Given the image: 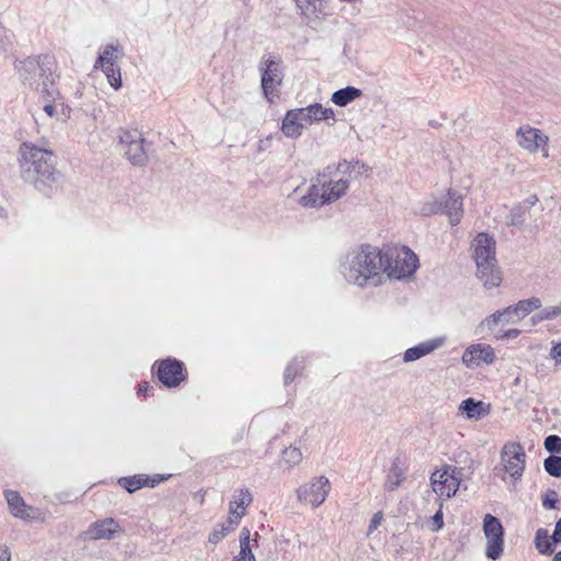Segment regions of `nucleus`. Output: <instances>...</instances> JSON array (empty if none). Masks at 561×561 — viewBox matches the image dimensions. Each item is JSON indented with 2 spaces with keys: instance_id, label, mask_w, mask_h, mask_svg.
<instances>
[{
  "instance_id": "obj_45",
  "label": "nucleus",
  "mask_w": 561,
  "mask_h": 561,
  "mask_svg": "<svg viewBox=\"0 0 561 561\" xmlns=\"http://www.w3.org/2000/svg\"><path fill=\"white\" fill-rule=\"evenodd\" d=\"M444 522H443V512L442 508H439L436 514L433 516V524H432V530L438 531L443 528Z\"/></svg>"
},
{
  "instance_id": "obj_20",
  "label": "nucleus",
  "mask_w": 561,
  "mask_h": 561,
  "mask_svg": "<svg viewBox=\"0 0 561 561\" xmlns=\"http://www.w3.org/2000/svg\"><path fill=\"white\" fill-rule=\"evenodd\" d=\"M251 503L252 494L248 489L234 490L228 506V524L237 527Z\"/></svg>"
},
{
  "instance_id": "obj_1",
  "label": "nucleus",
  "mask_w": 561,
  "mask_h": 561,
  "mask_svg": "<svg viewBox=\"0 0 561 561\" xmlns=\"http://www.w3.org/2000/svg\"><path fill=\"white\" fill-rule=\"evenodd\" d=\"M370 168L360 161H342L336 167H328L319 173L298 204L305 208L320 209L345 197L351 183L359 175H368Z\"/></svg>"
},
{
  "instance_id": "obj_41",
  "label": "nucleus",
  "mask_w": 561,
  "mask_h": 561,
  "mask_svg": "<svg viewBox=\"0 0 561 561\" xmlns=\"http://www.w3.org/2000/svg\"><path fill=\"white\" fill-rule=\"evenodd\" d=\"M382 520H383L382 512H377L370 519V523H369L368 529H367V536H371L374 534V531L381 525Z\"/></svg>"
},
{
  "instance_id": "obj_43",
  "label": "nucleus",
  "mask_w": 561,
  "mask_h": 561,
  "mask_svg": "<svg viewBox=\"0 0 561 561\" xmlns=\"http://www.w3.org/2000/svg\"><path fill=\"white\" fill-rule=\"evenodd\" d=\"M523 222V214L522 209L519 207L514 208L510 218L507 219V225L510 226H517Z\"/></svg>"
},
{
  "instance_id": "obj_18",
  "label": "nucleus",
  "mask_w": 561,
  "mask_h": 561,
  "mask_svg": "<svg viewBox=\"0 0 561 561\" xmlns=\"http://www.w3.org/2000/svg\"><path fill=\"white\" fill-rule=\"evenodd\" d=\"M495 360L496 355L494 348L490 344L484 343L469 345L461 356V363L468 368L492 365Z\"/></svg>"
},
{
  "instance_id": "obj_16",
  "label": "nucleus",
  "mask_w": 561,
  "mask_h": 561,
  "mask_svg": "<svg viewBox=\"0 0 561 561\" xmlns=\"http://www.w3.org/2000/svg\"><path fill=\"white\" fill-rule=\"evenodd\" d=\"M124 535L123 526L112 517L98 519L84 531L85 540H115Z\"/></svg>"
},
{
  "instance_id": "obj_55",
  "label": "nucleus",
  "mask_w": 561,
  "mask_h": 561,
  "mask_svg": "<svg viewBox=\"0 0 561 561\" xmlns=\"http://www.w3.org/2000/svg\"><path fill=\"white\" fill-rule=\"evenodd\" d=\"M2 31V28L0 27V32Z\"/></svg>"
},
{
  "instance_id": "obj_12",
  "label": "nucleus",
  "mask_w": 561,
  "mask_h": 561,
  "mask_svg": "<svg viewBox=\"0 0 561 561\" xmlns=\"http://www.w3.org/2000/svg\"><path fill=\"white\" fill-rule=\"evenodd\" d=\"M461 470L454 466H443L435 470L431 476L433 491L439 497L449 499L454 496L460 485Z\"/></svg>"
},
{
  "instance_id": "obj_3",
  "label": "nucleus",
  "mask_w": 561,
  "mask_h": 561,
  "mask_svg": "<svg viewBox=\"0 0 561 561\" xmlns=\"http://www.w3.org/2000/svg\"><path fill=\"white\" fill-rule=\"evenodd\" d=\"M18 153L23 178L32 182L38 191L46 193L60 179L56 169V156L51 150L24 141Z\"/></svg>"
},
{
  "instance_id": "obj_48",
  "label": "nucleus",
  "mask_w": 561,
  "mask_h": 561,
  "mask_svg": "<svg viewBox=\"0 0 561 561\" xmlns=\"http://www.w3.org/2000/svg\"><path fill=\"white\" fill-rule=\"evenodd\" d=\"M553 542H560L561 543V518L557 522L556 528L552 535Z\"/></svg>"
},
{
  "instance_id": "obj_13",
  "label": "nucleus",
  "mask_w": 561,
  "mask_h": 561,
  "mask_svg": "<svg viewBox=\"0 0 561 561\" xmlns=\"http://www.w3.org/2000/svg\"><path fill=\"white\" fill-rule=\"evenodd\" d=\"M516 139L518 146L529 153L540 152L543 158L549 157V137L542 130L526 124L517 129Z\"/></svg>"
},
{
  "instance_id": "obj_31",
  "label": "nucleus",
  "mask_w": 561,
  "mask_h": 561,
  "mask_svg": "<svg viewBox=\"0 0 561 561\" xmlns=\"http://www.w3.org/2000/svg\"><path fill=\"white\" fill-rule=\"evenodd\" d=\"M539 309L540 311L531 318L534 324L561 318V302L557 306H549L542 309L540 307Z\"/></svg>"
},
{
  "instance_id": "obj_6",
  "label": "nucleus",
  "mask_w": 561,
  "mask_h": 561,
  "mask_svg": "<svg viewBox=\"0 0 561 561\" xmlns=\"http://www.w3.org/2000/svg\"><path fill=\"white\" fill-rule=\"evenodd\" d=\"M542 302L537 297L519 300L502 310L485 317L477 327V333L493 331L497 325L515 324L525 319L535 310H539Z\"/></svg>"
},
{
  "instance_id": "obj_23",
  "label": "nucleus",
  "mask_w": 561,
  "mask_h": 561,
  "mask_svg": "<svg viewBox=\"0 0 561 561\" xmlns=\"http://www.w3.org/2000/svg\"><path fill=\"white\" fill-rule=\"evenodd\" d=\"M458 412L467 420L479 421L490 414L491 405L473 398H467L459 404Z\"/></svg>"
},
{
  "instance_id": "obj_10",
  "label": "nucleus",
  "mask_w": 561,
  "mask_h": 561,
  "mask_svg": "<svg viewBox=\"0 0 561 561\" xmlns=\"http://www.w3.org/2000/svg\"><path fill=\"white\" fill-rule=\"evenodd\" d=\"M500 457L504 471L513 482L519 481L526 469V453L522 444L514 440L506 442Z\"/></svg>"
},
{
  "instance_id": "obj_51",
  "label": "nucleus",
  "mask_w": 561,
  "mask_h": 561,
  "mask_svg": "<svg viewBox=\"0 0 561 561\" xmlns=\"http://www.w3.org/2000/svg\"><path fill=\"white\" fill-rule=\"evenodd\" d=\"M270 144H271V138L260 140L259 150H265L270 146Z\"/></svg>"
},
{
  "instance_id": "obj_36",
  "label": "nucleus",
  "mask_w": 561,
  "mask_h": 561,
  "mask_svg": "<svg viewBox=\"0 0 561 561\" xmlns=\"http://www.w3.org/2000/svg\"><path fill=\"white\" fill-rule=\"evenodd\" d=\"M443 203H444V197L438 198L436 196H431L422 204V206L420 208V214H422L424 216H431V215L437 214L440 210H443Z\"/></svg>"
},
{
  "instance_id": "obj_8",
  "label": "nucleus",
  "mask_w": 561,
  "mask_h": 561,
  "mask_svg": "<svg viewBox=\"0 0 561 561\" xmlns=\"http://www.w3.org/2000/svg\"><path fill=\"white\" fill-rule=\"evenodd\" d=\"M385 273L389 278L403 279L412 276L419 267L416 254L408 247L396 248L391 253H383Z\"/></svg>"
},
{
  "instance_id": "obj_50",
  "label": "nucleus",
  "mask_w": 561,
  "mask_h": 561,
  "mask_svg": "<svg viewBox=\"0 0 561 561\" xmlns=\"http://www.w3.org/2000/svg\"><path fill=\"white\" fill-rule=\"evenodd\" d=\"M221 540L220 535H218L215 530L211 531L208 536V542L213 545H217Z\"/></svg>"
},
{
  "instance_id": "obj_38",
  "label": "nucleus",
  "mask_w": 561,
  "mask_h": 561,
  "mask_svg": "<svg viewBox=\"0 0 561 561\" xmlns=\"http://www.w3.org/2000/svg\"><path fill=\"white\" fill-rule=\"evenodd\" d=\"M546 471L553 477H561V457L550 456L545 460Z\"/></svg>"
},
{
  "instance_id": "obj_9",
  "label": "nucleus",
  "mask_w": 561,
  "mask_h": 561,
  "mask_svg": "<svg viewBox=\"0 0 561 561\" xmlns=\"http://www.w3.org/2000/svg\"><path fill=\"white\" fill-rule=\"evenodd\" d=\"M48 64V58L44 56L26 57L14 62V70L24 85L41 92L42 83H39V79L48 76L45 75V67Z\"/></svg>"
},
{
  "instance_id": "obj_27",
  "label": "nucleus",
  "mask_w": 561,
  "mask_h": 561,
  "mask_svg": "<svg viewBox=\"0 0 561 561\" xmlns=\"http://www.w3.org/2000/svg\"><path fill=\"white\" fill-rule=\"evenodd\" d=\"M362 95L363 91L360 89H357L355 87H346L335 91L331 96V101L335 105L344 107L347 106L350 103L354 102L355 100L359 99Z\"/></svg>"
},
{
  "instance_id": "obj_42",
  "label": "nucleus",
  "mask_w": 561,
  "mask_h": 561,
  "mask_svg": "<svg viewBox=\"0 0 561 561\" xmlns=\"http://www.w3.org/2000/svg\"><path fill=\"white\" fill-rule=\"evenodd\" d=\"M558 502V495L554 491H548L542 500V505L547 510H552L556 507Z\"/></svg>"
},
{
  "instance_id": "obj_19",
  "label": "nucleus",
  "mask_w": 561,
  "mask_h": 561,
  "mask_svg": "<svg viewBox=\"0 0 561 561\" xmlns=\"http://www.w3.org/2000/svg\"><path fill=\"white\" fill-rule=\"evenodd\" d=\"M4 497L7 500L10 513L14 517L26 522L44 520L43 514L39 512V510L27 505L18 492L11 490L5 491Z\"/></svg>"
},
{
  "instance_id": "obj_53",
  "label": "nucleus",
  "mask_w": 561,
  "mask_h": 561,
  "mask_svg": "<svg viewBox=\"0 0 561 561\" xmlns=\"http://www.w3.org/2000/svg\"><path fill=\"white\" fill-rule=\"evenodd\" d=\"M552 561H561V551L554 556Z\"/></svg>"
},
{
  "instance_id": "obj_29",
  "label": "nucleus",
  "mask_w": 561,
  "mask_h": 561,
  "mask_svg": "<svg viewBox=\"0 0 561 561\" xmlns=\"http://www.w3.org/2000/svg\"><path fill=\"white\" fill-rule=\"evenodd\" d=\"M233 561H255L254 553L252 551L250 530L242 528L240 533V551L234 557Z\"/></svg>"
},
{
  "instance_id": "obj_5",
  "label": "nucleus",
  "mask_w": 561,
  "mask_h": 561,
  "mask_svg": "<svg viewBox=\"0 0 561 561\" xmlns=\"http://www.w3.org/2000/svg\"><path fill=\"white\" fill-rule=\"evenodd\" d=\"M472 256L477 264V275L486 289L501 285L502 275L495 265V243L486 233H479L472 243Z\"/></svg>"
},
{
  "instance_id": "obj_52",
  "label": "nucleus",
  "mask_w": 561,
  "mask_h": 561,
  "mask_svg": "<svg viewBox=\"0 0 561 561\" xmlns=\"http://www.w3.org/2000/svg\"><path fill=\"white\" fill-rule=\"evenodd\" d=\"M149 390V386L147 382H145L144 385H140L139 388H138V394H145L147 391Z\"/></svg>"
},
{
  "instance_id": "obj_24",
  "label": "nucleus",
  "mask_w": 561,
  "mask_h": 561,
  "mask_svg": "<svg viewBox=\"0 0 561 561\" xmlns=\"http://www.w3.org/2000/svg\"><path fill=\"white\" fill-rule=\"evenodd\" d=\"M462 206V197L455 192L448 191L446 196H444L443 211L448 217L451 226L460 222L463 213Z\"/></svg>"
},
{
  "instance_id": "obj_7",
  "label": "nucleus",
  "mask_w": 561,
  "mask_h": 561,
  "mask_svg": "<svg viewBox=\"0 0 561 561\" xmlns=\"http://www.w3.org/2000/svg\"><path fill=\"white\" fill-rule=\"evenodd\" d=\"M41 103L45 115L58 123H66L71 116V107L66 104L60 91L55 87V76L49 73L42 81Z\"/></svg>"
},
{
  "instance_id": "obj_33",
  "label": "nucleus",
  "mask_w": 561,
  "mask_h": 561,
  "mask_svg": "<svg viewBox=\"0 0 561 561\" xmlns=\"http://www.w3.org/2000/svg\"><path fill=\"white\" fill-rule=\"evenodd\" d=\"M552 537L550 538L548 531L546 529H538L536 533L535 543L536 548L540 553L549 554L553 551V545L551 542Z\"/></svg>"
},
{
  "instance_id": "obj_17",
  "label": "nucleus",
  "mask_w": 561,
  "mask_h": 561,
  "mask_svg": "<svg viewBox=\"0 0 561 561\" xmlns=\"http://www.w3.org/2000/svg\"><path fill=\"white\" fill-rule=\"evenodd\" d=\"M119 144L123 146L125 156L135 165H142L147 161L144 149V139L137 130L123 129L118 135Z\"/></svg>"
},
{
  "instance_id": "obj_44",
  "label": "nucleus",
  "mask_w": 561,
  "mask_h": 561,
  "mask_svg": "<svg viewBox=\"0 0 561 561\" xmlns=\"http://www.w3.org/2000/svg\"><path fill=\"white\" fill-rule=\"evenodd\" d=\"M550 357L557 365L561 364V340L552 345L550 350Z\"/></svg>"
},
{
  "instance_id": "obj_49",
  "label": "nucleus",
  "mask_w": 561,
  "mask_h": 561,
  "mask_svg": "<svg viewBox=\"0 0 561 561\" xmlns=\"http://www.w3.org/2000/svg\"><path fill=\"white\" fill-rule=\"evenodd\" d=\"M0 561H11V552L7 547L0 548Z\"/></svg>"
},
{
  "instance_id": "obj_28",
  "label": "nucleus",
  "mask_w": 561,
  "mask_h": 561,
  "mask_svg": "<svg viewBox=\"0 0 561 561\" xmlns=\"http://www.w3.org/2000/svg\"><path fill=\"white\" fill-rule=\"evenodd\" d=\"M304 459L300 448L296 446L286 447L280 455L279 466L286 470H291Z\"/></svg>"
},
{
  "instance_id": "obj_35",
  "label": "nucleus",
  "mask_w": 561,
  "mask_h": 561,
  "mask_svg": "<svg viewBox=\"0 0 561 561\" xmlns=\"http://www.w3.org/2000/svg\"><path fill=\"white\" fill-rule=\"evenodd\" d=\"M443 203H444V197L438 198L436 196H431L422 204V206L420 208V214H422L424 216H431V215L437 214L440 210H443Z\"/></svg>"
},
{
  "instance_id": "obj_25",
  "label": "nucleus",
  "mask_w": 561,
  "mask_h": 561,
  "mask_svg": "<svg viewBox=\"0 0 561 561\" xmlns=\"http://www.w3.org/2000/svg\"><path fill=\"white\" fill-rule=\"evenodd\" d=\"M123 58V47L118 43H110L100 48L99 57L95 60L94 68L99 66L119 65Z\"/></svg>"
},
{
  "instance_id": "obj_37",
  "label": "nucleus",
  "mask_w": 561,
  "mask_h": 561,
  "mask_svg": "<svg viewBox=\"0 0 561 561\" xmlns=\"http://www.w3.org/2000/svg\"><path fill=\"white\" fill-rule=\"evenodd\" d=\"M443 203H444V197L438 198L436 196H431L422 204V206L420 208V214H422L424 216H431V215L437 214L440 210H443Z\"/></svg>"
},
{
  "instance_id": "obj_15",
  "label": "nucleus",
  "mask_w": 561,
  "mask_h": 561,
  "mask_svg": "<svg viewBox=\"0 0 561 561\" xmlns=\"http://www.w3.org/2000/svg\"><path fill=\"white\" fill-rule=\"evenodd\" d=\"M483 533L488 540L486 557L497 560L503 553L504 531L502 524L496 517L486 514L483 519Z\"/></svg>"
},
{
  "instance_id": "obj_30",
  "label": "nucleus",
  "mask_w": 561,
  "mask_h": 561,
  "mask_svg": "<svg viewBox=\"0 0 561 561\" xmlns=\"http://www.w3.org/2000/svg\"><path fill=\"white\" fill-rule=\"evenodd\" d=\"M99 69L103 71L105 75L108 84L114 90H119L122 88V72L119 65H113V66H99Z\"/></svg>"
},
{
  "instance_id": "obj_26",
  "label": "nucleus",
  "mask_w": 561,
  "mask_h": 561,
  "mask_svg": "<svg viewBox=\"0 0 561 561\" xmlns=\"http://www.w3.org/2000/svg\"><path fill=\"white\" fill-rule=\"evenodd\" d=\"M405 480V468L399 460H394L387 473L383 488L387 491H393L398 489Z\"/></svg>"
},
{
  "instance_id": "obj_11",
  "label": "nucleus",
  "mask_w": 561,
  "mask_h": 561,
  "mask_svg": "<svg viewBox=\"0 0 561 561\" xmlns=\"http://www.w3.org/2000/svg\"><path fill=\"white\" fill-rule=\"evenodd\" d=\"M260 71L264 96L272 103L278 98V88L283 81L280 61L271 56L264 57L260 64Z\"/></svg>"
},
{
  "instance_id": "obj_54",
  "label": "nucleus",
  "mask_w": 561,
  "mask_h": 561,
  "mask_svg": "<svg viewBox=\"0 0 561 561\" xmlns=\"http://www.w3.org/2000/svg\"><path fill=\"white\" fill-rule=\"evenodd\" d=\"M2 215H3V209H2V208H0V216H2Z\"/></svg>"
},
{
  "instance_id": "obj_2",
  "label": "nucleus",
  "mask_w": 561,
  "mask_h": 561,
  "mask_svg": "<svg viewBox=\"0 0 561 561\" xmlns=\"http://www.w3.org/2000/svg\"><path fill=\"white\" fill-rule=\"evenodd\" d=\"M339 272L353 286L366 288L379 286L383 280V252L374 245L362 244L340 257Z\"/></svg>"
},
{
  "instance_id": "obj_32",
  "label": "nucleus",
  "mask_w": 561,
  "mask_h": 561,
  "mask_svg": "<svg viewBox=\"0 0 561 561\" xmlns=\"http://www.w3.org/2000/svg\"><path fill=\"white\" fill-rule=\"evenodd\" d=\"M296 3L307 16H317L323 10V0H296Z\"/></svg>"
},
{
  "instance_id": "obj_4",
  "label": "nucleus",
  "mask_w": 561,
  "mask_h": 561,
  "mask_svg": "<svg viewBox=\"0 0 561 561\" xmlns=\"http://www.w3.org/2000/svg\"><path fill=\"white\" fill-rule=\"evenodd\" d=\"M325 121H335L333 108L325 107L321 103H312L287 111L282 121L280 130L286 138L298 139L305 129Z\"/></svg>"
},
{
  "instance_id": "obj_21",
  "label": "nucleus",
  "mask_w": 561,
  "mask_h": 561,
  "mask_svg": "<svg viewBox=\"0 0 561 561\" xmlns=\"http://www.w3.org/2000/svg\"><path fill=\"white\" fill-rule=\"evenodd\" d=\"M158 378L167 387H176L184 380L183 365L175 359H165L159 364Z\"/></svg>"
},
{
  "instance_id": "obj_46",
  "label": "nucleus",
  "mask_w": 561,
  "mask_h": 561,
  "mask_svg": "<svg viewBox=\"0 0 561 561\" xmlns=\"http://www.w3.org/2000/svg\"><path fill=\"white\" fill-rule=\"evenodd\" d=\"M298 373V369L295 367V364L291 363L287 366L286 370H285V381L288 382L290 380H293L295 378V376L297 375Z\"/></svg>"
},
{
  "instance_id": "obj_40",
  "label": "nucleus",
  "mask_w": 561,
  "mask_h": 561,
  "mask_svg": "<svg viewBox=\"0 0 561 561\" xmlns=\"http://www.w3.org/2000/svg\"><path fill=\"white\" fill-rule=\"evenodd\" d=\"M545 448L550 453H561V438L557 435H550L545 439Z\"/></svg>"
},
{
  "instance_id": "obj_39",
  "label": "nucleus",
  "mask_w": 561,
  "mask_h": 561,
  "mask_svg": "<svg viewBox=\"0 0 561 561\" xmlns=\"http://www.w3.org/2000/svg\"><path fill=\"white\" fill-rule=\"evenodd\" d=\"M520 335V330L517 328H512L507 330H500L495 334V339L500 341H512L516 340Z\"/></svg>"
},
{
  "instance_id": "obj_34",
  "label": "nucleus",
  "mask_w": 561,
  "mask_h": 561,
  "mask_svg": "<svg viewBox=\"0 0 561 561\" xmlns=\"http://www.w3.org/2000/svg\"><path fill=\"white\" fill-rule=\"evenodd\" d=\"M118 483L129 493H134L142 486L148 485L149 479L142 476H134L130 478H122L118 480Z\"/></svg>"
},
{
  "instance_id": "obj_47",
  "label": "nucleus",
  "mask_w": 561,
  "mask_h": 561,
  "mask_svg": "<svg viewBox=\"0 0 561 561\" xmlns=\"http://www.w3.org/2000/svg\"><path fill=\"white\" fill-rule=\"evenodd\" d=\"M236 527H232L231 525L226 524L220 525V529H215V531L220 535V538L224 539L230 531H232Z\"/></svg>"
},
{
  "instance_id": "obj_14",
  "label": "nucleus",
  "mask_w": 561,
  "mask_h": 561,
  "mask_svg": "<svg viewBox=\"0 0 561 561\" xmlns=\"http://www.w3.org/2000/svg\"><path fill=\"white\" fill-rule=\"evenodd\" d=\"M331 489L328 478L318 477L302 484L297 490V497L300 502L312 507L320 506L327 499Z\"/></svg>"
},
{
  "instance_id": "obj_22",
  "label": "nucleus",
  "mask_w": 561,
  "mask_h": 561,
  "mask_svg": "<svg viewBox=\"0 0 561 561\" xmlns=\"http://www.w3.org/2000/svg\"><path fill=\"white\" fill-rule=\"evenodd\" d=\"M447 337L446 336H436L434 339H430L426 341H423L419 343L417 345L408 348L403 353V362L404 363H411L415 362L422 357H425L435 351L439 350L446 344Z\"/></svg>"
}]
</instances>
